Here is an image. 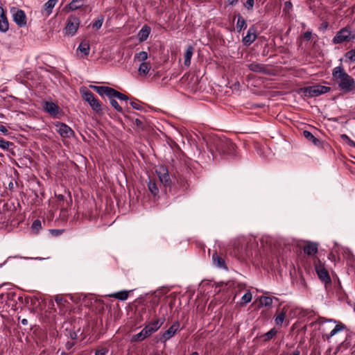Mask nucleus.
Here are the masks:
<instances>
[{"label": "nucleus", "mask_w": 355, "mask_h": 355, "mask_svg": "<svg viewBox=\"0 0 355 355\" xmlns=\"http://www.w3.org/2000/svg\"><path fill=\"white\" fill-rule=\"evenodd\" d=\"M332 76L341 90L349 92L354 89L355 85L354 78L347 73L341 66L333 69Z\"/></svg>", "instance_id": "f03ea898"}, {"label": "nucleus", "mask_w": 355, "mask_h": 355, "mask_svg": "<svg viewBox=\"0 0 355 355\" xmlns=\"http://www.w3.org/2000/svg\"><path fill=\"white\" fill-rule=\"evenodd\" d=\"M259 302L262 306H270L272 304V299L270 297H261Z\"/></svg>", "instance_id": "f704fd0d"}, {"label": "nucleus", "mask_w": 355, "mask_h": 355, "mask_svg": "<svg viewBox=\"0 0 355 355\" xmlns=\"http://www.w3.org/2000/svg\"><path fill=\"white\" fill-rule=\"evenodd\" d=\"M57 198L59 201L62 202V203L60 204L62 210H67L70 207V202H71V198L69 199V201L67 200L66 202H64V197L62 194L58 195Z\"/></svg>", "instance_id": "c85d7f7f"}, {"label": "nucleus", "mask_w": 355, "mask_h": 355, "mask_svg": "<svg viewBox=\"0 0 355 355\" xmlns=\"http://www.w3.org/2000/svg\"><path fill=\"white\" fill-rule=\"evenodd\" d=\"M180 328V323L175 321L166 331H165L161 338V341L165 343L171 339Z\"/></svg>", "instance_id": "1a4fd4ad"}, {"label": "nucleus", "mask_w": 355, "mask_h": 355, "mask_svg": "<svg viewBox=\"0 0 355 355\" xmlns=\"http://www.w3.org/2000/svg\"><path fill=\"white\" fill-rule=\"evenodd\" d=\"M254 4V0H247L245 6L248 10H252Z\"/></svg>", "instance_id": "de8ad7c7"}, {"label": "nucleus", "mask_w": 355, "mask_h": 355, "mask_svg": "<svg viewBox=\"0 0 355 355\" xmlns=\"http://www.w3.org/2000/svg\"><path fill=\"white\" fill-rule=\"evenodd\" d=\"M21 323H22L23 324H26L28 323V321H27V320H26V319H23V320H21Z\"/></svg>", "instance_id": "6e6d98bb"}, {"label": "nucleus", "mask_w": 355, "mask_h": 355, "mask_svg": "<svg viewBox=\"0 0 355 355\" xmlns=\"http://www.w3.org/2000/svg\"><path fill=\"white\" fill-rule=\"evenodd\" d=\"M93 89L101 96H107L108 98L112 97L113 88L107 86H92Z\"/></svg>", "instance_id": "a211bd4d"}, {"label": "nucleus", "mask_w": 355, "mask_h": 355, "mask_svg": "<svg viewBox=\"0 0 355 355\" xmlns=\"http://www.w3.org/2000/svg\"><path fill=\"white\" fill-rule=\"evenodd\" d=\"M8 21L4 13L3 8L0 6V31L2 33H6L8 31Z\"/></svg>", "instance_id": "f3484780"}, {"label": "nucleus", "mask_w": 355, "mask_h": 355, "mask_svg": "<svg viewBox=\"0 0 355 355\" xmlns=\"http://www.w3.org/2000/svg\"><path fill=\"white\" fill-rule=\"evenodd\" d=\"M148 186L149 191H150V193L153 195L155 196L158 193L159 189H158L157 184L155 182L150 180L148 183Z\"/></svg>", "instance_id": "72a5a7b5"}, {"label": "nucleus", "mask_w": 355, "mask_h": 355, "mask_svg": "<svg viewBox=\"0 0 355 355\" xmlns=\"http://www.w3.org/2000/svg\"><path fill=\"white\" fill-rule=\"evenodd\" d=\"M194 49L192 46L189 45L187 47L184 53V64L189 66L191 64V60L193 54Z\"/></svg>", "instance_id": "5701e85b"}, {"label": "nucleus", "mask_w": 355, "mask_h": 355, "mask_svg": "<svg viewBox=\"0 0 355 355\" xmlns=\"http://www.w3.org/2000/svg\"><path fill=\"white\" fill-rule=\"evenodd\" d=\"M12 187V183H10V184H9V187L10 188V187Z\"/></svg>", "instance_id": "e2e57ef3"}, {"label": "nucleus", "mask_w": 355, "mask_h": 355, "mask_svg": "<svg viewBox=\"0 0 355 355\" xmlns=\"http://www.w3.org/2000/svg\"><path fill=\"white\" fill-rule=\"evenodd\" d=\"M32 228L36 231L40 230L42 228V224L40 220H35L32 224Z\"/></svg>", "instance_id": "37998d69"}, {"label": "nucleus", "mask_w": 355, "mask_h": 355, "mask_svg": "<svg viewBox=\"0 0 355 355\" xmlns=\"http://www.w3.org/2000/svg\"><path fill=\"white\" fill-rule=\"evenodd\" d=\"M340 346H338L336 349V353L338 352L340 350Z\"/></svg>", "instance_id": "052dcab7"}, {"label": "nucleus", "mask_w": 355, "mask_h": 355, "mask_svg": "<svg viewBox=\"0 0 355 355\" xmlns=\"http://www.w3.org/2000/svg\"><path fill=\"white\" fill-rule=\"evenodd\" d=\"M0 132H2L4 135H8L7 128L3 125H0Z\"/></svg>", "instance_id": "8fccbe9b"}, {"label": "nucleus", "mask_w": 355, "mask_h": 355, "mask_svg": "<svg viewBox=\"0 0 355 355\" xmlns=\"http://www.w3.org/2000/svg\"><path fill=\"white\" fill-rule=\"evenodd\" d=\"M113 92H112V97H115L116 98H118L119 100H121V101H128V96L116 91V89H113Z\"/></svg>", "instance_id": "c9c22d12"}, {"label": "nucleus", "mask_w": 355, "mask_h": 355, "mask_svg": "<svg viewBox=\"0 0 355 355\" xmlns=\"http://www.w3.org/2000/svg\"><path fill=\"white\" fill-rule=\"evenodd\" d=\"M247 27L246 21L243 19L241 15H239L238 19L236 21V29L238 32H240L243 28H245Z\"/></svg>", "instance_id": "7c9ffc66"}, {"label": "nucleus", "mask_w": 355, "mask_h": 355, "mask_svg": "<svg viewBox=\"0 0 355 355\" xmlns=\"http://www.w3.org/2000/svg\"><path fill=\"white\" fill-rule=\"evenodd\" d=\"M207 146L214 159H217L222 155L232 154L235 148V145L230 139L217 136L209 139Z\"/></svg>", "instance_id": "f257e3e1"}, {"label": "nucleus", "mask_w": 355, "mask_h": 355, "mask_svg": "<svg viewBox=\"0 0 355 355\" xmlns=\"http://www.w3.org/2000/svg\"><path fill=\"white\" fill-rule=\"evenodd\" d=\"M238 2V0H228L229 5L234 6Z\"/></svg>", "instance_id": "864d4df0"}, {"label": "nucleus", "mask_w": 355, "mask_h": 355, "mask_svg": "<svg viewBox=\"0 0 355 355\" xmlns=\"http://www.w3.org/2000/svg\"><path fill=\"white\" fill-rule=\"evenodd\" d=\"M55 301L56 304L59 305V304H62V302L63 301V298L61 296L57 295L55 297Z\"/></svg>", "instance_id": "3c124183"}, {"label": "nucleus", "mask_w": 355, "mask_h": 355, "mask_svg": "<svg viewBox=\"0 0 355 355\" xmlns=\"http://www.w3.org/2000/svg\"><path fill=\"white\" fill-rule=\"evenodd\" d=\"M191 355H199L197 352H193Z\"/></svg>", "instance_id": "13d9d810"}, {"label": "nucleus", "mask_w": 355, "mask_h": 355, "mask_svg": "<svg viewBox=\"0 0 355 355\" xmlns=\"http://www.w3.org/2000/svg\"><path fill=\"white\" fill-rule=\"evenodd\" d=\"M248 69L256 73H260L263 74H269L270 69L265 64L253 62L248 65Z\"/></svg>", "instance_id": "9d476101"}, {"label": "nucleus", "mask_w": 355, "mask_h": 355, "mask_svg": "<svg viewBox=\"0 0 355 355\" xmlns=\"http://www.w3.org/2000/svg\"><path fill=\"white\" fill-rule=\"evenodd\" d=\"M151 334L148 331L147 328L145 327L139 333L135 334L132 337V341H139L143 340L146 338L150 336Z\"/></svg>", "instance_id": "4be33fe9"}, {"label": "nucleus", "mask_w": 355, "mask_h": 355, "mask_svg": "<svg viewBox=\"0 0 355 355\" xmlns=\"http://www.w3.org/2000/svg\"><path fill=\"white\" fill-rule=\"evenodd\" d=\"M350 145H351V146H355V143H354V141H352L350 142Z\"/></svg>", "instance_id": "bf43d9fd"}, {"label": "nucleus", "mask_w": 355, "mask_h": 355, "mask_svg": "<svg viewBox=\"0 0 355 355\" xmlns=\"http://www.w3.org/2000/svg\"><path fill=\"white\" fill-rule=\"evenodd\" d=\"M12 145V143L4 140L3 139H0V148L3 150H7L10 147V146Z\"/></svg>", "instance_id": "79ce46f5"}, {"label": "nucleus", "mask_w": 355, "mask_h": 355, "mask_svg": "<svg viewBox=\"0 0 355 355\" xmlns=\"http://www.w3.org/2000/svg\"><path fill=\"white\" fill-rule=\"evenodd\" d=\"M318 245L316 243L307 242L304 247V252L307 255H314L318 252Z\"/></svg>", "instance_id": "6ab92c4d"}, {"label": "nucleus", "mask_w": 355, "mask_h": 355, "mask_svg": "<svg viewBox=\"0 0 355 355\" xmlns=\"http://www.w3.org/2000/svg\"><path fill=\"white\" fill-rule=\"evenodd\" d=\"M303 135L304 136L305 138L311 141L315 145H317L320 142L319 139L315 137L308 130H304L303 132Z\"/></svg>", "instance_id": "2f4dec72"}, {"label": "nucleus", "mask_w": 355, "mask_h": 355, "mask_svg": "<svg viewBox=\"0 0 355 355\" xmlns=\"http://www.w3.org/2000/svg\"><path fill=\"white\" fill-rule=\"evenodd\" d=\"M130 105L132 107V108L137 110H141L143 109L142 106L140 105L139 102L137 101H131Z\"/></svg>", "instance_id": "49530a36"}, {"label": "nucleus", "mask_w": 355, "mask_h": 355, "mask_svg": "<svg viewBox=\"0 0 355 355\" xmlns=\"http://www.w3.org/2000/svg\"><path fill=\"white\" fill-rule=\"evenodd\" d=\"M104 21V17L103 15H100L98 18L94 21L92 24L93 28L96 30H98L101 28Z\"/></svg>", "instance_id": "473e14b6"}, {"label": "nucleus", "mask_w": 355, "mask_h": 355, "mask_svg": "<svg viewBox=\"0 0 355 355\" xmlns=\"http://www.w3.org/2000/svg\"><path fill=\"white\" fill-rule=\"evenodd\" d=\"M330 91V87L323 85H313L305 87L304 89V93L305 96L309 97H316L321 94H325Z\"/></svg>", "instance_id": "20e7f679"}, {"label": "nucleus", "mask_w": 355, "mask_h": 355, "mask_svg": "<svg viewBox=\"0 0 355 355\" xmlns=\"http://www.w3.org/2000/svg\"><path fill=\"white\" fill-rule=\"evenodd\" d=\"M55 126L57 132L63 137H70L73 134L72 129L65 123H58Z\"/></svg>", "instance_id": "ddd939ff"}, {"label": "nucleus", "mask_w": 355, "mask_h": 355, "mask_svg": "<svg viewBox=\"0 0 355 355\" xmlns=\"http://www.w3.org/2000/svg\"><path fill=\"white\" fill-rule=\"evenodd\" d=\"M73 346V344L71 343H67V345H66V347L68 349H70Z\"/></svg>", "instance_id": "5fc2aeb1"}, {"label": "nucleus", "mask_w": 355, "mask_h": 355, "mask_svg": "<svg viewBox=\"0 0 355 355\" xmlns=\"http://www.w3.org/2000/svg\"><path fill=\"white\" fill-rule=\"evenodd\" d=\"M42 107L51 116H56L59 114L60 107L52 101H44Z\"/></svg>", "instance_id": "4468645a"}, {"label": "nucleus", "mask_w": 355, "mask_h": 355, "mask_svg": "<svg viewBox=\"0 0 355 355\" xmlns=\"http://www.w3.org/2000/svg\"><path fill=\"white\" fill-rule=\"evenodd\" d=\"M277 331L275 328H272L269 331L263 335L264 340L267 341L272 339L276 334Z\"/></svg>", "instance_id": "4c0bfd02"}, {"label": "nucleus", "mask_w": 355, "mask_h": 355, "mask_svg": "<svg viewBox=\"0 0 355 355\" xmlns=\"http://www.w3.org/2000/svg\"><path fill=\"white\" fill-rule=\"evenodd\" d=\"M80 92L83 99L88 103L94 112L97 113L101 112V104L92 92L89 90H81Z\"/></svg>", "instance_id": "7ed1b4c3"}, {"label": "nucleus", "mask_w": 355, "mask_h": 355, "mask_svg": "<svg viewBox=\"0 0 355 355\" xmlns=\"http://www.w3.org/2000/svg\"><path fill=\"white\" fill-rule=\"evenodd\" d=\"M12 19L19 27H24L26 25V16L24 10L12 8L10 10Z\"/></svg>", "instance_id": "423d86ee"}, {"label": "nucleus", "mask_w": 355, "mask_h": 355, "mask_svg": "<svg viewBox=\"0 0 355 355\" xmlns=\"http://www.w3.org/2000/svg\"><path fill=\"white\" fill-rule=\"evenodd\" d=\"M15 257V258H21V257H19V256H15V257Z\"/></svg>", "instance_id": "0e129e2a"}, {"label": "nucleus", "mask_w": 355, "mask_h": 355, "mask_svg": "<svg viewBox=\"0 0 355 355\" xmlns=\"http://www.w3.org/2000/svg\"><path fill=\"white\" fill-rule=\"evenodd\" d=\"M355 38V34L352 35L349 29L344 28L339 31L333 38L334 44H340L349 42Z\"/></svg>", "instance_id": "39448f33"}, {"label": "nucleus", "mask_w": 355, "mask_h": 355, "mask_svg": "<svg viewBox=\"0 0 355 355\" xmlns=\"http://www.w3.org/2000/svg\"><path fill=\"white\" fill-rule=\"evenodd\" d=\"M58 0H49L44 5V8L42 10V15L46 17H49L53 11V8L56 5Z\"/></svg>", "instance_id": "aec40b11"}, {"label": "nucleus", "mask_w": 355, "mask_h": 355, "mask_svg": "<svg viewBox=\"0 0 355 355\" xmlns=\"http://www.w3.org/2000/svg\"><path fill=\"white\" fill-rule=\"evenodd\" d=\"M85 0H72L69 4V8L71 10H76L84 5Z\"/></svg>", "instance_id": "cd10ccee"}, {"label": "nucleus", "mask_w": 355, "mask_h": 355, "mask_svg": "<svg viewBox=\"0 0 355 355\" xmlns=\"http://www.w3.org/2000/svg\"><path fill=\"white\" fill-rule=\"evenodd\" d=\"M148 55L146 51H141L135 55L134 61L145 62L146 60L148 59Z\"/></svg>", "instance_id": "bb28decb"}, {"label": "nucleus", "mask_w": 355, "mask_h": 355, "mask_svg": "<svg viewBox=\"0 0 355 355\" xmlns=\"http://www.w3.org/2000/svg\"><path fill=\"white\" fill-rule=\"evenodd\" d=\"M155 172L159 178V180L164 187H168L171 184V178L168 174V169L166 166H159Z\"/></svg>", "instance_id": "6e6552de"}, {"label": "nucleus", "mask_w": 355, "mask_h": 355, "mask_svg": "<svg viewBox=\"0 0 355 355\" xmlns=\"http://www.w3.org/2000/svg\"><path fill=\"white\" fill-rule=\"evenodd\" d=\"M325 322H331V323H337V321L334 319H327L325 318H319V323L320 324H324Z\"/></svg>", "instance_id": "a18cd8bd"}, {"label": "nucleus", "mask_w": 355, "mask_h": 355, "mask_svg": "<svg viewBox=\"0 0 355 355\" xmlns=\"http://www.w3.org/2000/svg\"><path fill=\"white\" fill-rule=\"evenodd\" d=\"M78 50L83 53L85 55H87L89 53L90 47L87 42H82L79 44Z\"/></svg>", "instance_id": "c756f323"}, {"label": "nucleus", "mask_w": 355, "mask_h": 355, "mask_svg": "<svg viewBox=\"0 0 355 355\" xmlns=\"http://www.w3.org/2000/svg\"><path fill=\"white\" fill-rule=\"evenodd\" d=\"M80 25V19L76 17H70L67 19L65 27V33L68 35H74Z\"/></svg>", "instance_id": "0eeeda50"}, {"label": "nucleus", "mask_w": 355, "mask_h": 355, "mask_svg": "<svg viewBox=\"0 0 355 355\" xmlns=\"http://www.w3.org/2000/svg\"><path fill=\"white\" fill-rule=\"evenodd\" d=\"M165 320L166 317L164 315H163L161 318L149 322L147 325H146V327L147 328L148 331L151 334H153L162 327Z\"/></svg>", "instance_id": "9b49d317"}, {"label": "nucleus", "mask_w": 355, "mask_h": 355, "mask_svg": "<svg viewBox=\"0 0 355 355\" xmlns=\"http://www.w3.org/2000/svg\"><path fill=\"white\" fill-rule=\"evenodd\" d=\"M212 260L214 263L220 268H226L224 259L219 257L217 253H214L212 256Z\"/></svg>", "instance_id": "393cba45"}, {"label": "nucleus", "mask_w": 355, "mask_h": 355, "mask_svg": "<svg viewBox=\"0 0 355 355\" xmlns=\"http://www.w3.org/2000/svg\"><path fill=\"white\" fill-rule=\"evenodd\" d=\"M110 297H114L119 300H125L128 297V291H121L119 292H116L113 294L110 295Z\"/></svg>", "instance_id": "a878e982"}, {"label": "nucleus", "mask_w": 355, "mask_h": 355, "mask_svg": "<svg viewBox=\"0 0 355 355\" xmlns=\"http://www.w3.org/2000/svg\"><path fill=\"white\" fill-rule=\"evenodd\" d=\"M257 39V28L254 26L249 28L247 35L243 38V43L245 46H250Z\"/></svg>", "instance_id": "f8f14e48"}, {"label": "nucleus", "mask_w": 355, "mask_h": 355, "mask_svg": "<svg viewBox=\"0 0 355 355\" xmlns=\"http://www.w3.org/2000/svg\"><path fill=\"white\" fill-rule=\"evenodd\" d=\"M312 37V32L310 31H307L304 33V38L306 41H309L311 39Z\"/></svg>", "instance_id": "09e8293b"}, {"label": "nucleus", "mask_w": 355, "mask_h": 355, "mask_svg": "<svg viewBox=\"0 0 355 355\" xmlns=\"http://www.w3.org/2000/svg\"><path fill=\"white\" fill-rule=\"evenodd\" d=\"M316 272L319 279L327 285V284H331V278L329 277V272L326 268L322 266H316L315 267Z\"/></svg>", "instance_id": "2eb2a0df"}, {"label": "nucleus", "mask_w": 355, "mask_h": 355, "mask_svg": "<svg viewBox=\"0 0 355 355\" xmlns=\"http://www.w3.org/2000/svg\"><path fill=\"white\" fill-rule=\"evenodd\" d=\"M252 293L250 291H248L241 297V303L242 304H246L249 303L252 300Z\"/></svg>", "instance_id": "58836bf2"}, {"label": "nucleus", "mask_w": 355, "mask_h": 355, "mask_svg": "<svg viewBox=\"0 0 355 355\" xmlns=\"http://www.w3.org/2000/svg\"><path fill=\"white\" fill-rule=\"evenodd\" d=\"M345 58L347 60H349L350 62H354L355 61V49H352L349 51L345 54Z\"/></svg>", "instance_id": "a19ab883"}, {"label": "nucleus", "mask_w": 355, "mask_h": 355, "mask_svg": "<svg viewBox=\"0 0 355 355\" xmlns=\"http://www.w3.org/2000/svg\"><path fill=\"white\" fill-rule=\"evenodd\" d=\"M335 324H336V326L330 331L329 334H325L323 335L324 338L329 340L331 338L334 336L336 334H337L338 333H339L346 329V326L340 322L337 321V323H335Z\"/></svg>", "instance_id": "dca6fc26"}, {"label": "nucleus", "mask_w": 355, "mask_h": 355, "mask_svg": "<svg viewBox=\"0 0 355 355\" xmlns=\"http://www.w3.org/2000/svg\"><path fill=\"white\" fill-rule=\"evenodd\" d=\"M285 318L286 313L284 312H281L275 319V324L277 325H282L285 320Z\"/></svg>", "instance_id": "ea45409f"}, {"label": "nucleus", "mask_w": 355, "mask_h": 355, "mask_svg": "<svg viewBox=\"0 0 355 355\" xmlns=\"http://www.w3.org/2000/svg\"><path fill=\"white\" fill-rule=\"evenodd\" d=\"M292 355H300V353L298 350H296L293 352Z\"/></svg>", "instance_id": "4d7b16f0"}, {"label": "nucleus", "mask_w": 355, "mask_h": 355, "mask_svg": "<svg viewBox=\"0 0 355 355\" xmlns=\"http://www.w3.org/2000/svg\"><path fill=\"white\" fill-rule=\"evenodd\" d=\"M4 115L2 113H0V118H3Z\"/></svg>", "instance_id": "680f3d73"}, {"label": "nucleus", "mask_w": 355, "mask_h": 355, "mask_svg": "<svg viewBox=\"0 0 355 355\" xmlns=\"http://www.w3.org/2000/svg\"><path fill=\"white\" fill-rule=\"evenodd\" d=\"M108 349L106 347H101L95 352V355H106Z\"/></svg>", "instance_id": "c03bdc74"}, {"label": "nucleus", "mask_w": 355, "mask_h": 355, "mask_svg": "<svg viewBox=\"0 0 355 355\" xmlns=\"http://www.w3.org/2000/svg\"><path fill=\"white\" fill-rule=\"evenodd\" d=\"M150 33V28L146 25L144 26L138 33V37L140 42L147 40Z\"/></svg>", "instance_id": "412c9836"}, {"label": "nucleus", "mask_w": 355, "mask_h": 355, "mask_svg": "<svg viewBox=\"0 0 355 355\" xmlns=\"http://www.w3.org/2000/svg\"><path fill=\"white\" fill-rule=\"evenodd\" d=\"M151 69L150 64L149 62H141L138 71L139 75L141 76H146L149 72L150 69Z\"/></svg>", "instance_id": "b1692460"}, {"label": "nucleus", "mask_w": 355, "mask_h": 355, "mask_svg": "<svg viewBox=\"0 0 355 355\" xmlns=\"http://www.w3.org/2000/svg\"><path fill=\"white\" fill-rule=\"evenodd\" d=\"M110 103L119 112H123V108L119 105L115 97H109Z\"/></svg>", "instance_id": "e433bc0d"}, {"label": "nucleus", "mask_w": 355, "mask_h": 355, "mask_svg": "<svg viewBox=\"0 0 355 355\" xmlns=\"http://www.w3.org/2000/svg\"><path fill=\"white\" fill-rule=\"evenodd\" d=\"M135 123L136 125L138 126V127H140L142 125V121L140 119H135Z\"/></svg>", "instance_id": "603ef678"}]
</instances>
